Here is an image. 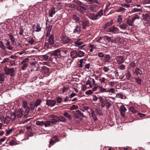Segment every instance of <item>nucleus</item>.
Listing matches in <instances>:
<instances>
[{
    "label": "nucleus",
    "mask_w": 150,
    "mask_h": 150,
    "mask_svg": "<svg viewBox=\"0 0 150 150\" xmlns=\"http://www.w3.org/2000/svg\"><path fill=\"white\" fill-rule=\"evenodd\" d=\"M81 25L82 26L83 28V29H85L86 27H88L89 26L90 23L89 21L84 16H81Z\"/></svg>",
    "instance_id": "f257e3e1"
},
{
    "label": "nucleus",
    "mask_w": 150,
    "mask_h": 150,
    "mask_svg": "<svg viewBox=\"0 0 150 150\" xmlns=\"http://www.w3.org/2000/svg\"><path fill=\"white\" fill-rule=\"evenodd\" d=\"M5 74L6 75H9L11 76L15 75L14 69V68H7L5 67L4 68Z\"/></svg>",
    "instance_id": "f03ea898"
},
{
    "label": "nucleus",
    "mask_w": 150,
    "mask_h": 150,
    "mask_svg": "<svg viewBox=\"0 0 150 150\" xmlns=\"http://www.w3.org/2000/svg\"><path fill=\"white\" fill-rule=\"evenodd\" d=\"M61 40L63 43L66 44L67 43H72L73 42L72 40L70 39L67 36H63L61 37Z\"/></svg>",
    "instance_id": "7ed1b4c3"
},
{
    "label": "nucleus",
    "mask_w": 150,
    "mask_h": 150,
    "mask_svg": "<svg viewBox=\"0 0 150 150\" xmlns=\"http://www.w3.org/2000/svg\"><path fill=\"white\" fill-rule=\"evenodd\" d=\"M83 42L79 39L74 42L75 46L78 47V49H82L83 48L86 46V45H83Z\"/></svg>",
    "instance_id": "20e7f679"
},
{
    "label": "nucleus",
    "mask_w": 150,
    "mask_h": 150,
    "mask_svg": "<svg viewBox=\"0 0 150 150\" xmlns=\"http://www.w3.org/2000/svg\"><path fill=\"white\" fill-rule=\"evenodd\" d=\"M99 6L98 5L94 4L89 6V9L92 12H96L99 9Z\"/></svg>",
    "instance_id": "39448f33"
},
{
    "label": "nucleus",
    "mask_w": 150,
    "mask_h": 150,
    "mask_svg": "<svg viewBox=\"0 0 150 150\" xmlns=\"http://www.w3.org/2000/svg\"><path fill=\"white\" fill-rule=\"evenodd\" d=\"M87 85H89L91 87H92L95 84V82L94 79L91 78H89L86 83Z\"/></svg>",
    "instance_id": "423d86ee"
},
{
    "label": "nucleus",
    "mask_w": 150,
    "mask_h": 150,
    "mask_svg": "<svg viewBox=\"0 0 150 150\" xmlns=\"http://www.w3.org/2000/svg\"><path fill=\"white\" fill-rule=\"evenodd\" d=\"M115 76L117 79H121L123 80L125 79H124V75L122 73L118 72L117 71H115Z\"/></svg>",
    "instance_id": "0eeeda50"
},
{
    "label": "nucleus",
    "mask_w": 150,
    "mask_h": 150,
    "mask_svg": "<svg viewBox=\"0 0 150 150\" xmlns=\"http://www.w3.org/2000/svg\"><path fill=\"white\" fill-rule=\"evenodd\" d=\"M120 112L121 115L124 117L125 116V112L127 111V109L124 105H122L120 107Z\"/></svg>",
    "instance_id": "6e6552de"
},
{
    "label": "nucleus",
    "mask_w": 150,
    "mask_h": 150,
    "mask_svg": "<svg viewBox=\"0 0 150 150\" xmlns=\"http://www.w3.org/2000/svg\"><path fill=\"white\" fill-rule=\"evenodd\" d=\"M77 9L78 11L84 14L86 10V7L83 6H78L77 7Z\"/></svg>",
    "instance_id": "1a4fd4ad"
},
{
    "label": "nucleus",
    "mask_w": 150,
    "mask_h": 150,
    "mask_svg": "<svg viewBox=\"0 0 150 150\" xmlns=\"http://www.w3.org/2000/svg\"><path fill=\"white\" fill-rule=\"evenodd\" d=\"M49 72V69L45 66L42 67L40 70L41 73L42 74H47Z\"/></svg>",
    "instance_id": "9d476101"
},
{
    "label": "nucleus",
    "mask_w": 150,
    "mask_h": 150,
    "mask_svg": "<svg viewBox=\"0 0 150 150\" xmlns=\"http://www.w3.org/2000/svg\"><path fill=\"white\" fill-rule=\"evenodd\" d=\"M87 16L91 19L93 21L98 19V18H96V15H95L93 13H87Z\"/></svg>",
    "instance_id": "9b49d317"
},
{
    "label": "nucleus",
    "mask_w": 150,
    "mask_h": 150,
    "mask_svg": "<svg viewBox=\"0 0 150 150\" xmlns=\"http://www.w3.org/2000/svg\"><path fill=\"white\" fill-rule=\"evenodd\" d=\"M119 30V29L118 28L112 26L109 28L108 31L113 34H114L117 32H118Z\"/></svg>",
    "instance_id": "f8f14e48"
},
{
    "label": "nucleus",
    "mask_w": 150,
    "mask_h": 150,
    "mask_svg": "<svg viewBox=\"0 0 150 150\" xmlns=\"http://www.w3.org/2000/svg\"><path fill=\"white\" fill-rule=\"evenodd\" d=\"M125 75H124V76H125V77H124V79H125L124 80H129L131 76L130 72L128 70H127L125 71Z\"/></svg>",
    "instance_id": "ddd939ff"
},
{
    "label": "nucleus",
    "mask_w": 150,
    "mask_h": 150,
    "mask_svg": "<svg viewBox=\"0 0 150 150\" xmlns=\"http://www.w3.org/2000/svg\"><path fill=\"white\" fill-rule=\"evenodd\" d=\"M23 110L22 109H19L16 113L17 118L19 119L21 118L23 115Z\"/></svg>",
    "instance_id": "4468645a"
},
{
    "label": "nucleus",
    "mask_w": 150,
    "mask_h": 150,
    "mask_svg": "<svg viewBox=\"0 0 150 150\" xmlns=\"http://www.w3.org/2000/svg\"><path fill=\"white\" fill-rule=\"evenodd\" d=\"M55 103L56 102L54 100L47 101L46 103L47 105L50 107L54 106L55 105Z\"/></svg>",
    "instance_id": "2eb2a0df"
},
{
    "label": "nucleus",
    "mask_w": 150,
    "mask_h": 150,
    "mask_svg": "<svg viewBox=\"0 0 150 150\" xmlns=\"http://www.w3.org/2000/svg\"><path fill=\"white\" fill-rule=\"evenodd\" d=\"M124 59V57L122 56H118L116 60L117 62V63L119 64H120L122 63L123 62V60Z\"/></svg>",
    "instance_id": "dca6fc26"
},
{
    "label": "nucleus",
    "mask_w": 150,
    "mask_h": 150,
    "mask_svg": "<svg viewBox=\"0 0 150 150\" xmlns=\"http://www.w3.org/2000/svg\"><path fill=\"white\" fill-rule=\"evenodd\" d=\"M60 50L59 49L56 50L54 51L53 53L51 54V56H59L60 54Z\"/></svg>",
    "instance_id": "f3484780"
},
{
    "label": "nucleus",
    "mask_w": 150,
    "mask_h": 150,
    "mask_svg": "<svg viewBox=\"0 0 150 150\" xmlns=\"http://www.w3.org/2000/svg\"><path fill=\"white\" fill-rule=\"evenodd\" d=\"M56 11L55 8H52L49 11V16L51 17H53V15L55 14Z\"/></svg>",
    "instance_id": "a211bd4d"
},
{
    "label": "nucleus",
    "mask_w": 150,
    "mask_h": 150,
    "mask_svg": "<svg viewBox=\"0 0 150 150\" xmlns=\"http://www.w3.org/2000/svg\"><path fill=\"white\" fill-rule=\"evenodd\" d=\"M142 71L139 68H137L135 69V73L137 76H140L142 74Z\"/></svg>",
    "instance_id": "6ab92c4d"
},
{
    "label": "nucleus",
    "mask_w": 150,
    "mask_h": 150,
    "mask_svg": "<svg viewBox=\"0 0 150 150\" xmlns=\"http://www.w3.org/2000/svg\"><path fill=\"white\" fill-rule=\"evenodd\" d=\"M54 37L51 35L49 38V42L50 45H52L54 43Z\"/></svg>",
    "instance_id": "aec40b11"
},
{
    "label": "nucleus",
    "mask_w": 150,
    "mask_h": 150,
    "mask_svg": "<svg viewBox=\"0 0 150 150\" xmlns=\"http://www.w3.org/2000/svg\"><path fill=\"white\" fill-rule=\"evenodd\" d=\"M127 25L125 23H123L120 24L119 26L120 28L122 30H125L127 27Z\"/></svg>",
    "instance_id": "412c9836"
},
{
    "label": "nucleus",
    "mask_w": 150,
    "mask_h": 150,
    "mask_svg": "<svg viewBox=\"0 0 150 150\" xmlns=\"http://www.w3.org/2000/svg\"><path fill=\"white\" fill-rule=\"evenodd\" d=\"M103 9L100 10L96 15V16L98 19L100 17L103 15Z\"/></svg>",
    "instance_id": "4be33fe9"
},
{
    "label": "nucleus",
    "mask_w": 150,
    "mask_h": 150,
    "mask_svg": "<svg viewBox=\"0 0 150 150\" xmlns=\"http://www.w3.org/2000/svg\"><path fill=\"white\" fill-rule=\"evenodd\" d=\"M77 52L76 51H73L70 53L71 57L73 58H75L77 57Z\"/></svg>",
    "instance_id": "5701e85b"
},
{
    "label": "nucleus",
    "mask_w": 150,
    "mask_h": 150,
    "mask_svg": "<svg viewBox=\"0 0 150 150\" xmlns=\"http://www.w3.org/2000/svg\"><path fill=\"white\" fill-rule=\"evenodd\" d=\"M80 31V26L78 25H76V26L74 30V33H79Z\"/></svg>",
    "instance_id": "b1692460"
},
{
    "label": "nucleus",
    "mask_w": 150,
    "mask_h": 150,
    "mask_svg": "<svg viewBox=\"0 0 150 150\" xmlns=\"http://www.w3.org/2000/svg\"><path fill=\"white\" fill-rule=\"evenodd\" d=\"M85 53L81 51H79L77 52V57H81L84 56Z\"/></svg>",
    "instance_id": "393cba45"
},
{
    "label": "nucleus",
    "mask_w": 150,
    "mask_h": 150,
    "mask_svg": "<svg viewBox=\"0 0 150 150\" xmlns=\"http://www.w3.org/2000/svg\"><path fill=\"white\" fill-rule=\"evenodd\" d=\"M113 23V21L111 20L110 22L108 23L105 24L104 26L103 27L104 29L107 28L108 27L110 26Z\"/></svg>",
    "instance_id": "a878e982"
},
{
    "label": "nucleus",
    "mask_w": 150,
    "mask_h": 150,
    "mask_svg": "<svg viewBox=\"0 0 150 150\" xmlns=\"http://www.w3.org/2000/svg\"><path fill=\"white\" fill-rule=\"evenodd\" d=\"M116 97L117 98H120L121 99H125L126 97L123 96L122 94L120 93H117L116 95Z\"/></svg>",
    "instance_id": "bb28decb"
},
{
    "label": "nucleus",
    "mask_w": 150,
    "mask_h": 150,
    "mask_svg": "<svg viewBox=\"0 0 150 150\" xmlns=\"http://www.w3.org/2000/svg\"><path fill=\"white\" fill-rule=\"evenodd\" d=\"M57 119H58L57 121L59 122H64L66 121L65 118L62 116H59L57 117Z\"/></svg>",
    "instance_id": "cd10ccee"
},
{
    "label": "nucleus",
    "mask_w": 150,
    "mask_h": 150,
    "mask_svg": "<svg viewBox=\"0 0 150 150\" xmlns=\"http://www.w3.org/2000/svg\"><path fill=\"white\" fill-rule=\"evenodd\" d=\"M104 59L105 62H109L110 59V56L109 55H105L104 57Z\"/></svg>",
    "instance_id": "c85d7f7f"
},
{
    "label": "nucleus",
    "mask_w": 150,
    "mask_h": 150,
    "mask_svg": "<svg viewBox=\"0 0 150 150\" xmlns=\"http://www.w3.org/2000/svg\"><path fill=\"white\" fill-rule=\"evenodd\" d=\"M89 47L91 48L90 51L91 52H92L94 50L96 49V46L94 44H90Z\"/></svg>",
    "instance_id": "c756f323"
},
{
    "label": "nucleus",
    "mask_w": 150,
    "mask_h": 150,
    "mask_svg": "<svg viewBox=\"0 0 150 150\" xmlns=\"http://www.w3.org/2000/svg\"><path fill=\"white\" fill-rule=\"evenodd\" d=\"M36 124L40 126H42L44 125V121H37L36 122Z\"/></svg>",
    "instance_id": "7c9ffc66"
},
{
    "label": "nucleus",
    "mask_w": 150,
    "mask_h": 150,
    "mask_svg": "<svg viewBox=\"0 0 150 150\" xmlns=\"http://www.w3.org/2000/svg\"><path fill=\"white\" fill-rule=\"evenodd\" d=\"M74 20L76 22L79 23L81 22L80 21V18L76 15H74L73 16Z\"/></svg>",
    "instance_id": "2f4dec72"
},
{
    "label": "nucleus",
    "mask_w": 150,
    "mask_h": 150,
    "mask_svg": "<svg viewBox=\"0 0 150 150\" xmlns=\"http://www.w3.org/2000/svg\"><path fill=\"white\" fill-rule=\"evenodd\" d=\"M45 127H49L52 125L51 122L50 121H44V125Z\"/></svg>",
    "instance_id": "473e14b6"
},
{
    "label": "nucleus",
    "mask_w": 150,
    "mask_h": 150,
    "mask_svg": "<svg viewBox=\"0 0 150 150\" xmlns=\"http://www.w3.org/2000/svg\"><path fill=\"white\" fill-rule=\"evenodd\" d=\"M29 108L28 107L26 108L25 110L24 114V116L25 117H27L28 116V114L29 113Z\"/></svg>",
    "instance_id": "72a5a7b5"
},
{
    "label": "nucleus",
    "mask_w": 150,
    "mask_h": 150,
    "mask_svg": "<svg viewBox=\"0 0 150 150\" xmlns=\"http://www.w3.org/2000/svg\"><path fill=\"white\" fill-rule=\"evenodd\" d=\"M35 40L33 37H30L28 39V42L31 45L34 43Z\"/></svg>",
    "instance_id": "f704fd0d"
},
{
    "label": "nucleus",
    "mask_w": 150,
    "mask_h": 150,
    "mask_svg": "<svg viewBox=\"0 0 150 150\" xmlns=\"http://www.w3.org/2000/svg\"><path fill=\"white\" fill-rule=\"evenodd\" d=\"M126 23H127L130 26H133V24L134 22L132 20H131V19H127Z\"/></svg>",
    "instance_id": "c9c22d12"
},
{
    "label": "nucleus",
    "mask_w": 150,
    "mask_h": 150,
    "mask_svg": "<svg viewBox=\"0 0 150 150\" xmlns=\"http://www.w3.org/2000/svg\"><path fill=\"white\" fill-rule=\"evenodd\" d=\"M11 120L9 116H6L4 119V123L7 124Z\"/></svg>",
    "instance_id": "e433bc0d"
},
{
    "label": "nucleus",
    "mask_w": 150,
    "mask_h": 150,
    "mask_svg": "<svg viewBox=\"0 0 150 150\" xmlns=\"http://www.w3.org/2000/svg\"><path fill=\"white\" fill-rule=\"evenodd\" d=\"M106 39L109 42H111L114 43H115L116 42V40H115L112 39L111 38V37H109L108 36H106L105 37Z\"/></svg>",
    "instance_id": "4c0bfd02"
},
{
    "label": "nucleus",
    "mask_w": 150,
    "mask_h": 150,
    "mask_svg": "<svg viewBox=\"0 0 150 150\" xmlns=\"http://www.w3.org/2000/svg\"><path fill=\"white\" fill-rule=\"evenodd\" d=\"M37 62V59L35 58H32L30 59V62L32 64H35Z\"/></svg>",
    "instance_id": "58836bf2"
},
{
    "label": "nucleus",
    "mask_w": 150,
    "mask_h": 150,
    "mask_svg": "<svg viewBox=\"0 0 150 150\" xmlns=\"http://www.w3.org/2000/svg\"><path fill=\"white\" fill-rule=\"evenodd\" d=\"M36 30L35 31L36 32H39L41 30V28L40 27V25L38 24H37L35 27Z\"/></svg>",
    "instance_id": "ea45409f"
},
{
    "label": "nucleus",
    "mask_w": 150,
    "mask_h": 150,
    "mask_svg": "<svg viewBox=\"0 0 150 150\" xmlns=\"http://www.w3.org/2000/svg\"><path fill=\"white\" fill-rule=\"evenodd\" d=\"M29 62V59L28 58H26L23 59L22 61L21 64H28Z\"/></svg>",
    "instance_id": "a19ab883"
},
{
    "label": "nucleus",
    "mask_w": 150,
    "mask_h": 150,
    "mask_svg": "<svg viewBox=\"0 0 150 150\" xmlns=\"http://www.w3.org/2000/svg\"><path fill=\"white\" fill-rule=\"evenodd\" d=\"M91 114L94 120H97V118L96 117V115L93 110L92 111Z\"/></svg>",
    "instance_id": "79ce46f5"
},
{
    "label": "nucleus",
    "mask_w": 150,
    "mask_h": 150,
    "mask_svg": "<svg viewBox=\"0 0 150 150\" xmlns=\"http://www.w3.org/2000/svg\"><path fill=\"white\" fill-rule=\"evenodd\" d=\"M16 117V114L14 113L11 114V117H10L11 120H14Z\"/></svg>",
    "instance_id": "37998d69"
},
{
    "label": "nucleus",
    "mask_w": 150,
    "mask_h": 150,
    "mask_svg": "<svg viewBox=\"0 0 150 150\" xmlns=\"http://www.w3.org/2000/svg\"><path fill=\"white\" fill-rule=\"evenodd\" d=\"M90 67V64H87L86 65H85L84 68L85 69V70L88 71H89V69Z\"/></svg>",
    "instance_id": "c03bdc74"
},
{
    "label": "nucleus",
    "mask_w": 150,
    "mask_h": 150,
    "mask_svg": "<svg viewBox=\"0 0 150 150\" xmlns=\"http://www.w3.org/2000/svg\"><path fill=\"white\" fill-rule=\"evenodd\" d=\"M9 36V38L12 42V44H13L15 42L14 37L11 34H10Z\"/></svg>",
    "instance_id": "a18cd8bd"
},
{
    "label": "nucleus",
    "mask_w": 150,
    "mask_h": 150,
    "mask_svg": "<svg viewBox=\"0 0 150 150\" xmlns=\"http://www.w3.org/2000/svg\"><path fill=\"white\" fill-rule=\"evenodd\" d=\"M35 106V103L34 102H32L30 104V108L32 110H33Z\"/></svg>",
    "instance_id": "49530a36"
},
{
    "label": "nucleus",
    "mask_w": 150,
    "mask_h": 150,
    "mask_svg": "<svg viewBox=\"0 0 150 150\" xmlns=\"http://www.w3.org/2000/svg\"><path fill=\"white\" fill-rule=\"evenodd\" d=\"M99 80L100 82L104 83L105 82L106 80L107 81H109L107 79L105 78L104 77H102Z\"/></svg>",
    "instance_id": "de8ad7c7"
},
{
    "label": "nucleus",
    "mask_w": 150,
    "mask_h": 150,
    "mask_svg": "<svg viewBox=\"0 0 150 150\" xmlns=\"http://www.w3.org/2000/svg\"><path fill=\"white\" fill-rule=\"evenodd\" d=\"M50 121L51 122V124H52L53 125L55 124L58 122V121H57V120L54 118L51 120Z\"/></svg>",
    "instance_id": "09e8293b"
},
{
    "label": "nucleus",
    "mask_w": 150,
    "mask_h": 150,
    "mask_svg": "<svg viewBox=\"0 0 150 150\" xmlns=\"http://www.w3.org/2000/svg\"><path fill=\"white\" fill-rule=\"evenodd\" d=\"M115 93V89L112 88L107 90V93Z\"/></svg>",
    "instance_id": "8fccbe9b"
},
{
    "label": "nucleus",
    "mask_w": 150,
    "mask_h": 150,
    "mask_svg": "<svg viewBox=\"0 0 150 150\" xmlns=\"http://www.w3.org/2000/svg\"><path fill=\"white\" fill-rule=\"evenodd\" d=\"M21 64L23 65V66L22 67V69L23 70H24L27 68L28 66V64Z\"/></svg>",
    "instance_id": "3c124183"
},
{
    "label": "nucleus",
    "mask_w": 150,
    "mask_h": 150,
    "mask_svg": "<svg viewBox=\"0 0 150 150\" xmlns=\"http://www.w3.org/2000/svg\"><path fill=\"white\" fill-rule=\"evenodd\" d=\"M27 103L26 101H24L23 102V105L22 106L24 108H26L27 107H27Z\"/></svg>",
    "instance_id": "603ef678"
},
{
    "label": "nucleus",
    "mask_w": 150,
    "mask_h": 150,
    "mask_svg": "<svg viewBox=\"0 0 150 150\" xmlns=\"http://www.w3.org/2000/svg\"><path fill=\"white\" fill-rule=\"evenodd\" d=\"M103 70L104 71L105 73H108L109 71V69L107 67L105 66L103 68Z\"/></svg>",
    "instance_id": "864d4df0"
},
{
    "label": "nucleus",
    "mask_w": 150,
    "mask_h": 150,
    "mask_svg": "<svg viewBox=\"0 0 150 150\" xmlns=\"http://www.w3.org/2000/svg\"><path fill=\"white\" fill-rule=\"evenodd\" d=\"M105 102L106 103V104L108 108L111 106V104L110 102L108 101V100L105 99Z\"/></svg>",
    "instance_id": "5fc2aeb1"
},
{
    "label": "nucleus",
    "mask_w": 150,
    "mask_h": 150,
    "mask_svg": "<svg viewBox=\"0 0 150 150\" xmlns=\"http://www.w3.org/2000/svg\"><path fill=\"white\" fill-rule=\"evenodd\" d=\"M121 17V16H118L117 22L119 23H120L122 21V18Z\"/></svg>",
    "instance_id": "6e6d98bb"
},
{
    "label": "nucleus",
    "mask_w": 150,
    "mask_h": 150,
    "mask_svg": "<svg viewBox=\"0 0 150 150\" xmlns=\"http://www.w3.org/2000/svg\"><path fill=\"white\" fill-rule=\"evenodd\" d=\"M141 10H142V9H140L134 8L132 9V11L133 12H137L140 11H141Z\"/></svg>",
    "instance_id": "4d7b16f0"
},
{
    "label": "nucleus",
    "mask_w": 150,
    "mask_h": 150,
    "mask_svg": "<svg viewBox=\"0 0 150 150\" xmlns=\"http://www.w3.org/2000/svg\"><path fill=\"white\" fill-rule=\"evenodd\" d=\"M42 57L43 59L45 61L47 60L49 58L48 56L46 54L42 55Z\"/></svg>",
    "instance_id": "13d9d810"
},
{
    "label": "nucleus",
    "mask_w": 150,
    "mask_h": 150,
    "mask_svg": "<svg viewBox=\"0 0 150 150\" xmlns=\"http://www.w3.org/2000/svg\"><path fill=\"white\" fill-rule=\"evenodd\" d=\"M64 115L69 119H71V116L67 112H65L64 114Z\"/></svg>",
    "instance_id": "bf43d9fd"
},
{
    "label": "nucleus",
    "mask_w": 150,
    "mask_h": 150,
    "mask_svg": "<svg viewBox=\"0 0 150 150\" xmlns=\"http://www.w3.org/2000/svg\"><path fill=\"white\" fill-rule=\"evenodd\" d=\"M139 17L137 15H135L132 18V20L134 22V21L136 20L137 19H139Z\"/></svg>",
    "instance_id": "052dcab7"
},
{
    "label": "nucleus",
    "mask_w": 150,
    "mask_h": 150,
    "mask_svg": "<svg viewBox=\"0 0 150 150\" xmlns=\"http://www.w3.org/2000/svg\"><path fill=\"white\" fill-rule=\"evenodd\" d=\"M125 66L123 64H121L120 65L118 68L121 70H124L125 69Z\"/></svg>",
    "instance_id": "680f3d73"
},
{
    "label": "nucleus",
    "mask_w": 150,
    "mask_h": 150,
    "mask_svg": "<svg viewBox=\"0 0 150 150\" xmlns=\"http://www.w3.org/2000/svg\"><path fill=\"white\" fill-rule=\"evenodd\" d=\"M13 129V128H12L11 129L8 130H6V134L8 135L9 134L11 133L12 132V131Z\"/></svg>",
    "instance_id": "e2e57ef3"
},
{
    "label": "nucleus",
    "mask_w": 150,
    "mask_h": 150,
    "mask_svg": "<svg viewBox=\"0 0 150 150\" xmlns=\"http://www.w3.org/2000/svg\"><path fill=\"white\" fill-rule=\"evenodd\" d=\"M41 100H38L36 101L35 103V106L37 107L38 105H39L41 103Z\"/></svg>",
    "instance_id": "0e129e2a"
},
{
    "label": "nucleus",
    "mask_w": 150,
    "mask_h": 150,
    "mask_svg": "<svg viewBox=\"0 0 150 150\" xmlns=\"http://www.w3.org/2000/svg\"><path fill=\"white\" fill-rule=\"evenodd\" d=\"M129 110L133 113L136 112L137 111L133 107H131L129 109Z\"/></svg>",
    "instance_id": "69168bd1"
},
{
    "label": "nucleus",
    "mask_w": 150,
    "mask_h": 150,
    "mask_svg": "<svg viewBox=\"0 0 150 150\" xmlns=\"http://www.w3.org/2000/svg\"><path fill=\"white\" fill-rule=\"evenodd\" d=\"M7 54V53L6 52L4 51L1 52V55L2 57H5Z\"/></svg>",
    "instance_id": "338daca9"
},
{
    "label": "nucleus",
    "mask_w": 150,
    "mask_h": 150,
    "mask_svg": "<svg viewBox=\"0 0 150 150\" xmlns=\"http://www.w3.org/2000/svg\"><path fill=\"white\" fill-rule=\"evenodd\" d=\"M135 80L139 84H140L141 83L142 80L139 78H137L135 79Z\"/></svg>",
    "instance_id": "774afa93"
}]
</instances>
